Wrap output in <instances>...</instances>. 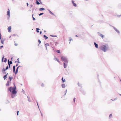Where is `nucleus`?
<instances>
[{
  "label": "nucleus",
  "instance_id": "49530a36",
  "mask_svg": "<svg viewBox=\"0 0 121 121\" xmlns=\"http://www.w3.org/2000/svg\"><path fill=\"white\" fill-rule=\"evenodd\" d=\"M117 17H120V15H117Z\"/></svg>",
  "mask_w": 121,
  "mask_h": 121
},
{
  "label": "nucleus",
  "instance_id": "69168bd1",
  "mask_svg": "<svg viewBox=\"0 0 121 121\" xmlns=\"http://www.w3.org/2000/svg\"><path fill=\"white\" fill-rule=\"evenodd\" d=\"M117 99V98H116L115 99H115V100L116 99Z\"/></svg>",
  "mask_w": 121,
  "mask_h": 121
},
{
  "label": "nucleus",
  "instance_id": "13d9d810",
  "mask_svg": "<svg viewBox=\"0 0 121 121\" xmlns=\"http://www.w3.org/2000/svg\"><path fill=\"white\" fill-rule=\"evenodd\" d=\"M18 65V64H16V66H17Z\"/></svg>",
  "mask_w": 121,
  "mask_h": 121
},
{
  "label": "nucleus",
  "instance_id": "a211bd4d",
  "mask_svg": "<svg viewBox=\"0 0 121 121\" xmlns=\"http://www.w3.org/2000/svg\"><path fill=\"white\" fill-rule=\"evenodd\" d=\"M40 4H43L41 1V0H38V5Z\"/></svg>",
  "mask_w": 121,
  "mask_h": 121
},
{
  "label": "nucleus",
  "instance_id": "4d7b16f0",
  "mask_svg": "<svg viewBox=\"0 0 121 121\" xmlns=\"http://www.w3.org/2000/svg\"><path fill=\"white\" fill-rule=\"evenodd\" d=\"M27 6L28 7L29 4H28V3H27Z\"/></svg>",
  "mask_w": 121,
  "mask_h": 121
},
{
  "label": "nucleus",
  "instance_id": "de8ad7c7",
  "mask_svg": "<svg viewBox=\"0 0 121 121\" xmlns=\"http://www.w3.org/2000/svg\"><path fill=\"white\" fill-rule=\"evenodd\" d=\"M42 32L41 31H40L39 34H40L41 35L42 34Z\"/></svg>",
  "mask_w": 121,
  "mask_h": 121
},
{
  "label": "nucleus",
  "instance_id": "ea45409f",
  "mask_svg": "<svg viewBox=\"0 0 121 121\" xmlns=\"http://www.w3.org/2000/svg\"><path fill=\"white\" fill-rule=\"evenodd\" d=\"M58 44V43L57 42H56L55 43V45L56 46Z\"/></svg>",
  "mask_w": 121,
  "mask_h": 121
},
{
  "label": "nucleus",
  "instance_id": "bf43d9fd",
  "mask_svg": "<svg viewBox=\"0 0 121 121\" xmlns=\"http://www.w3.org/2000/svg\"><path fill=\"white\" fill-rule=\"evenodd\" d=\"M66 93H65V94H64V96H65V95H66Z\"/></svg>",
  "mask_w": 121,
  "mask_h": 121
},
{
  "label": "nucleus",
  "instance_id": "6e6552de",
  "mask_svg": "<svg viewBox=\"0 0 121 121\" xmlns=\"http://www.w3.org/2000/svg\"><path fill=\"white\" fill-rule=\"evenodd\" d=\"M7 61V59L6 58H4V57L3 56L2 58V61L3 62H6Z\"/></svg>",
  "mask_w": 121,
  "mask_h": 121
},
{
  "label": "nucleus",
  "instance_id": "b1692460",
  "mask_svg": "<svg viewBox=\"0 0 121 121\" xmlns=\"http://www.w3.org/2000/svg\"><path fill=\"white\" fill-rule=\"evenodd\" d=\"M61 80H62V82L63 83L64 82H65V79H63V77L62 78Z\"/></svg>",
  "mask_w": 121,
  "mask_h": 121
},
{
  "label": "nucleus",
  "instance_id": "5fc2aeb1",
  "mask_svg": "<svg viewBox=\"0 0 121 121\" xmlns=\"http://www.w3.org/2000/svg\"><path fill=\"white\" fill-rule=\"evenodd\" d=\"M18 112H19V111H17V115H18Z\"/></svg>",
  "mask_w": 121,
  "mask_h": 121
},
{
  "label": "nucleus",
  "instance_id": "f257e3e1",
  "mask_svg": "<svg viewBox=\"0 0 121 121\" xmlns=\"http://www.w3.org/2000/svg\"><path fill=\"white\" fill-rule=\"evenodd\" d=\"M100 49L102 51L104 52H105L109 48V47L108 44H106L100 46Z\"/></svg>",
  "mask_w": 121,
  "mask_h": 121
},
{
  "label": "nucleus",
  "instance_id": "2eb2a0df",
  "mask_svg": "<svg viewBox=\"0 0 121 121\" xmlns=\"http://www.w3.org/2000/svg\"><path fill=\"white\" fill-rule=\"evenodd\" d=\"M97 78H98V82H99V83L100 84V85H101V82H100V81L99 80V74H97Z\"/></svg>",
  "mask_w": 121,
  "mask_h": 121
},
{
  "label": "nucleus",
  "instance_id": "0eeeda50",
  "mask_svg": "<svg viewBox=\"0 0 121 121\" xmlns=\"http://www.w3.org/2000/svg\"><path fill=\"white\" fill-rule=\"evenodd\" d=\"M71 1L74 7H76L77 6V4L74 2V1L73 0H72Z\"/></svg>",
  "mask_w": 121,
  "mask_h": 121
},
{
  "label": "nucleus",
  "instance_id": "f704fd0d",
  "mask_svg": "<svg viewBox=\"0 0 121 121\" xmlns=\"http://www.w3.org/2000/svg\"><path fill=\"white\" fill-rule=\"evenodd\" d=\"M38 43H39L38 44L39 46V45L41 43V41L39 39H38Z\"/></svg>",
  "mask_w": 121,
  "mask_h": 121
},
{
  "label": "nucleus",
  "instance_id": "9b49d317",
  "mask_svg": "<svg viewBox=\"0 0 121 121\" xmlns=\"http://www.w3.org/2000/svg\"><path fill=\"white\" fill-rule=\"evenodd\" d=\"M8 10L7 11V13L9 17L10 15V11L9 10V9H8Z\"/></svg>",
  "mask_w": 121,
  "mask_h": 121
},
{
  "label": "nucleus",
  "instance_id": "473e14b6",
  "mask_svg": "<svg viewBox=\"0 0 121 121\" xmlns=\"http://www.w3.org/2000/svg\"><path fill=\"white\" fill-rule=\"evenodd\" d=\"M44 14V13H41L39 14H38V15L39 16H41V15H42L43 14Z\"/></svg>",
  "mask_w": 121,
  "mask_h": 121
},
{
  "label": "nucleus",
  "instance_id": "423d86ee",
  "mask_svg": "<svg viewBox=\"0 0 121 121\" xmlns=\"http://www.w3.org/2000/svg\"><path fill=\"white\" fill-rule=\"evenodd\" d=\"M97 33L98 34L99 36H100L103 39L104 38V35L102 34H100L99 32H97Z\"/></svg>",
  "mask_w": 121,
  "mask_h": 121
},
{
  "label": "nucleus",
  "instance_id": "412c9836",
  "mask_svg": "<svg viewBox=\"0 0 121 121\" xmlns=\"http://www.w3.org/2000/svg\"><path fill=\"white\" fill-rule=\"evenodd\" d=\"M45 47L46 48V49L47 50V46H49V44L48 43H47L45 44Z\"/></svg>",
  "mask_w": 121,
  "mask_h": 121
},
{
  "label": "nucleus",
  "instance_id": "1a4fd4ad",
  "mask_svg": "<svg viewBox=\"0 0 121 121\" xmlns=\"http://www.w3.org/2000/svg\"><path fill=\"white\" fill-rule=\"evenodd\" d=\"M63 64L64 68H66L68 65L67 63L64 62Z\"/></svg>",
  "mask_w": 121,
  "mask_h": 121
},
{
  "label": "nucleus",
  "instance_id": "cd10ccee",
  "mask_svg": "<svg viewBox=\"0 0 121 121\" xmlns=\"http://www.w3.org/2000/svg\"><path fill=\"white\" fill-rule=\"evenodd\" d=\"M112 116V115L111 114H110L109 115V119H110V118Z\"/></svg>",
  "mask_w": 121,
  "mask_h": 121
},
{
  "label": "nucleus",
  "instance_id": "3c124183",
  "mask_svg": "<svg viewBox=\"0 0 121 121\" xmlns=\"http://www.w3.org/2000/svg\"><path fill=\"white\" fill-rule=\"evenodd\" d=\"M48 11L49 13H50V12H51V11H50V10L49 9H48Z\"/></svg>",
  "mask_w": 121,
  "mask_h": 121
},
{
  "label": "nucleus",
  "instance_id": "79ce46f5",
  "mask_svg": "<svg viewBox=\"0 0 121 121\" xmlns=\"http://www.w3.org/2000/svg\"><path fill=\"white\" fill-rule=\"evenodd\" d=\"M8 69V66H7L6 68L5 69V70H6L7 69Z\"/></svg>",
  "mask_w": 121,
  "mask_h": 121
},
{
  "label": "nucleus",
  "instance_id": "f8f14e48",
  "mask_svg": "<svg viewBox=\"0 0 121 121\" xmlns=\"http://www.w3.org/2000/svg\"><path fill=\"white\" fill-rule=\"evenodd\" d=\"M94 44L95 45V47L96 48H98V45L95 42H94Z\"/></svg>",
  "mask_w": 121,
  "mask_h": 121
},
{
  "label": "nucleus",
  "instance_id": "0e129e2a",
  "mask_svg": "<svg viewBox=\"0 0 121 121\" xmlns=\"http://www.w3.org/2000/svg\"><path fill=\"white\" fill-rule=\"evenodd\" d=\"M44 32H46V30H44Z\"/></svg>",
  "mask_w": 121,
  "mask_h": 121
},
{
  "label": "nucleus",
  "instance_id": "c03bdc74",
  "mask_svg": "<svg viewBox=\"0 0 121 121\" xmlns=\"http://www.w3.org/2000/svg\"><path fill=\"white\" fill-rule=\"evenodd\" d=\"M109 25L110 26H111V27H112L113 28L114 27H115L114 26H112V25H110V24H109Z\"/></svg>",
  "mask_w": 121,
  "mask_h": 121
},
{
  "label": "nucleus",
  "instance_id": "6e6d98bb",
  "mask_svg": "<svg viewBox=\"0 0 121 121\" xmlns=\"http://www.w3.org/2000/svg\"><path fill=\"white\" fill-rule=\"evenodd\" d=\"M36 31L37 32H38V28H36Z\"/></svg>",
  "mask_w": 121,
  "mask_h": 121
},
{
  "label": "nucleus",
  "instance_id": "393cba45",
  "mask_svg": "<svg viewBox=\"0 0 121 121\" xmlns=\"http://www.w3.org/2000/svg\"><path fill=\"white\" fill-rule=\"evenodd\" d=\"M56 52L58 53H60V50H57L56 51Z\"/></svg>",
  "mask_w": 121,
  "mask_h": 121
},
{
  "label": "nucleus",
  "instance_id": "6ab92c4d",
  "mask_svg": "<svg viewBox=\"0 0 121 121\" xmlns=\"http://www.w3.org/2000/svg\"><path fill=\"white\" fill-rule=\"evenodd\" d=\"M43 37L46 40L48 38V37L47 36H46V35H43Z\"/></svg>",
  "mask_w": 121,
  "mask_h": 121
},
{
  "label": "nucleus",
  "instance_id": "bb28decb",
  "mask_svg": "<svg viewBox=\"0 0 121 121\" xmlns=\"http://www.w3.org/2000/svg\"><path fill=\"white\" fill-rule=\"evenodd\" d=\"M17 62L18 63H20V62L19 61V58H18L17 59V61H15V63H16V62Z\"/></svg>",
  "mask_w": 121,
  "mask_h": 121
},
{
  "label": "nucleus",
  "instance_id": "f03ea898",
  "mask_svg": "<svg viewBox=\"0 0 121 121\" xmlns=\"http://www.w3.org/2000/svg\"><path fill=\"white\" fill-rule=\"evenodd\" d=\"M61 59L62 61L64 62L68 63V61L67 58L64 56H62L61 57Z\"/></svg>",
  "mask_w": 121,
  "mask_h": 121
},
{
  "label": "nucleus",
  "instance_id": "2f4dec72",
  "mask_svg": "<svg viewBox=\"0 0 121 121\" xmlns=\"http://www.w3.org/2000/svg\"><path fill=\"white\" fill-rule=\"evenodd\" d=\"M9 81H8L7 83L6 84V85L7 86H8L9 85Z\"/></svg>",
  "mask_w": 121,
  "mask_h": 121
},
{
  "label": "nucleus",
  "instance_id": "ddd939ff",
  "mask_svg": "<svg viewBox=\"0 0 121 121\" xmlns=\"http://www.w3.org/2000/svg\"><path fill=\"white\" fill-rule=\"evenodd\" d=\"M80 91L84 95H85L86 92L82 90H80Z\"/></svg>",
  "mask_w": 121,
  "mask_h": 121
},
{
  "label": "nucleus",
  "instance_id": "37998d69",
  "mask_svg": "<svg viewBox=\"0 0 121 121\" xmlns=\"http://www.w3.org/2000/svg\"><path fill=\"white\" fill-rule=\"evenodd\" d=\"M41 86L42 87H43L44 86V84L43 83H42L41 85Z\"/></svg>",
  "mask_w": 121,
  "mask_h": 121
},
{
  "label": "nucleus",
  "instance_id": "603ef678",
  "mask_svg": "<svg viewBox=\"0 0 121 121\" xmlns=\"http://www.w3.org/2000/svg\"><path fill=\"white\" fill-rule=\"evenodd\" d=\"M48 11L49 13H50V12H51V11H50V10L49 9H48Z\"/></svg>",
  "mask_w": 121,
  "mask_h": 121
},
{
  "label": "nucleus",
  "instance_id": "4468645a",
  "mask_svg": "<svg viewBox=\"0 0 121 121\" xmlns=\"http://www.w3.org/2000/svg\"><path fill=\"white\" fill-rule=\"evenodd\" d=\"M54 60H55L56 61H57L58 63H60V61L59 60V59H58L57 58L55 57L54 58Z\"/></svg>",
  "mask_w": 121,
  "mask_h": 121
},
{
  "label": "nucleus",
  "instance_id": "f3484780",
  "mask_svg": "<svg viewBox=\"0 0 121 121\" xmlns=\"http://www.w3.org/2000/svg\"><path fill=\"white\" fill-rule=\"evenodd\" d=\"M8 31L9 32H11V27L10 26H9L8 28Z\"/></svg>",
  "mask_w": 121,
  "mask_h": 121
},
{
  "label": "nucleus",
  "instance_id": "a878e982",
  "mask_svg": "<svg viewBox=\"0 0 121 121\" xmlns=\"http://www.w3.org/2000/svg\"><path fill=\"white\" fill-rule=\"evenodd\" d=\"M8 74V73H7V74L6 75H5L3 77V78H4V80H5L6 78H7V75Z\"/></svg>",
  "mask_w": 121,
  "mask_h": 121
},
{
  "label": "nucleus",
  "instance_id": "c85d7f7f",
  "mask_svg": "<svg viewBox=\"0 0 121 121\" xmlns=\"http://www.w3.org/2000/svg\"><path fill=\"white\" fill-rule=\"evenodd\" d=\"M13 72H15V66L14 65L13 66Z\"/></svg>",
  "mask_w": 121,
  "mask_h": 121
},
{
  "label": "nucleus",
  "instance_id": "338daca9",
  "mask_svg": "<svg viewBox=\"0 0 121 121\" xmlns=\"http://www.w3.org/2000/svg\"><path fill=\"white\" fill-rule=\"evenodd\" d=\"M111 99L112 100V101H114V100H113V99Z\"/></svg>",
  "mask_w": 121,
  "mask_h": 121
},
{
  "label": "nucleus",
  "instance_id": "4c0bfd02",
  "mask_svg": "<svg viewBox=\"0 0 121 121\" xmlns=\"http://www.w3.org/2000/svg\"><path fill=\"white\" fill-rule=\"evenodd\" d=\"M5 70H5V69H4V68H3V69L2 70V71L3 72H5Z\"/></svg>",
  "mask_w": 121,
  "mask_h": 121
},
{
  "label": "nucleus",
  "instance_id": "dca6fc26",
  "mask_svg": "<svg viewBox=\"0 0 121 121\" xmlns=\"http://www.w3.org/2000/svg\"><path fill=\"white\" fill-rule=\"evenodd\" d=\"M45 10V9L43 8H39V11H42L44 10Z\"/></svg>",
  "mask_w": 121,
  "mask_h": 121
},
{
  "label": "nucleus",
  "instance_id": "5701e85b",
  "mask_svg": "<svg viewBox=\"0 0 121 121\" xmlns=\"http://www.w3.org/2000/svg\"><path fill=\"white\" fill-rule=\"evenodd\" d=\"M38 109H39L40 111V113H41V116L42 117H43V114L41 112L40 110V109H39V106L38 105Z\"/></svg>",
  "mask_w": 121,
  "mask_h": 121
},
{
  "label": "nucleus",
  "instance_id": "9d476101",
  "mask_svg": "<svg viewBox=\"0 0 121 121\" xmlns=\"http://www.w3.org/2000/svg\"><path fill=\"white\" fill-rule=\"evenodd\" d=\"M8 63L9 68H10V64H12V61H10L9 62V60H8Z\"/></svg>",
  "mask_w": 121,
  "mask_h": 121
},
{
  "label": "nucleus",
  "instance_id": "864d4df0",
  "mask_svg": "<svg viewBox=\"0 0 121 121\" xmlns=\"http://www.w3.org/2000/svg\"><path fill=\"white\" fill-rule=\"evenodd\" d=\"M36 3L38 4V1L36 0Z\"/></svg>",
  "mask_w": 121,
  "mask_h": 121
},
{
  "label": "nucleus",
  "instance_id": "aec40b11",
  "mask_svg": "<svg viewBox=\"0 0 121 121\" xmlns=\"http://www.w3.org/2000/svg\"><path fill=\"white\" fill-rule=\"evenodd\" d=\"M61 87L62 88H65V85L64 84H61Z\"/></svg>",
  "mask_w": 121,
  "mask_h": 121
},
{
  "label": "nucleus",
  "instance_id": "20e7f679",
  "mask_svg": "<svg viewBox=\"0 0 121 121\" xmlns=\"http://www.w3.org/2000/svg\"><path fill=\"white\" fill-rule=\"evenodd\" d=\"M22 66H18L17 67V69H16V71L15 72V74H17V72H18V69H19L20 70H21V69H22Z\"/></svg>",
  "mask_w": 121,
  "mask_h": 121
},
{
  "label": "nucleus",
  "instance_id": "8fccbe9b",
  "mask_svg": "<svg viewBox=\"0 0 121 121\" xmlns=\"http://www.w3.org/2000/svg\"><path fill=\"white\" fill-rule=\"evenodd\" d=\"M15 46H17L18 45V44H17V43H15Z\"/></svg>",
  "mask_w": 121,
  "mask_h": 121
},
{
  "label": "nucleus",
  "instance_id": "a19ab883",
  "mask_svg": "<svg viewBox=\"0 0 121 121\" xmlns=\"http://www.w3.org/2000/svg\"><path fill=\"white\" fill-rule=\"evenodd\" d=\"M33 14L32 15V17H33V20H35V18H34V17H33Z\"/></svg>",
  "mask_w": 121,
  "mask_h": 121
},
{
  "label": "nucleus",
  "instance_id": "c756f323",
  "mask_svg": "<svg viewBox=\"0 0 121 121\" xmlns=\"http://www.w3.org/2000/svg\"><path fill=\"white\" fill-rule=\"evenodd\" d=\"M50 36L51 37H57V35H50Z\"/></svg>",
  "mask_w": 121,
  "mask_h": 121
},
{
  "label": "nucleus",
  "instance_id": "39448f33",
  "mask_svg": "<svg viewBox=\"0 0 121 121\" xmlns=\"http://www.w3.org/2000/svg\"><path fill=\"white\" fill-rule=\"evenodd\" d=\"M113 29L115 30V31H116L118 34H120V32L119 30L117 29L115 27H114L113 28Z\"/></svg>",
  "mask_w": 121,
  "mask_h": 121
},
{
  "label": "nucleus",
  "instance_id": "774afa93",
  "mask_svg": "<svg viewBox=\"0 0 121 121\" xmlns=\"http://www.w3.org/2000/svg\"><path fill=\"white\" fill-rule=\"evenodd\" d=\"M120 81L121 82V80L120 79Z\"/></svg>",
  "mask_w": 121,
  "mask_h": 121
},
{
  "label": "nucleus",
  "instance_id": "58836bf2",
  "mask_svg": "<svg viewBox=\"0 0 121 121\" xmlns=\"http://www.w3.org/2000/svg\"><path fill=\"white\" fill-rule=\"evenodd\" d=\"M75 99H75V98H74L73 99V101L74 103L75 102Z\"/></svg>",
  "mask_w": 121,
  "mask_h": 121
},
{
  "label": "nucleus",
  "instance_id": "680f3d73",
  "mask_svg": "<svg viewBox=\"0 0 121 121\" xmlns=\"http://www.w3.org/2000/svg\"><path fill=\"white\" fill-rule=\"evenodd\" d=\"M40 30V29H39V28H38V33H39V30Z\"/></svg>",
  "mask_w": 121,
  "mask_h": 121
},
{
  "label": "nucleus",
  "instance_id": "a18cd8bd",
  "mask_svg": "<svg viewBox=\"0 0 121 121\" xmlns=\"http://www.w3.org/2000/svg\"><path fill=\"white\" fill-rule=\"evenodd\" d=\"M3 47V45H2L0 47V49H1Z\"/></svg>",
  "mask_w": 121,
  "mask_h": 121
},
{
  "label": "nucleus",
  "instance_id": "4be33fe9",
  "mask_svg": "<svg viewBox=\"0 0 121 121\" xmlns=\"http://www.w3.org/2000/svg\"><path fill=\"white\" fill-rule=\"evenodd\" d=\"M50 13L51 15H53L55 16V17H56V16L51 11L50 12Z\"/></svg>",
  "mask_w": 121,
  "mask_h": 121
},
{
  "label": "nucleus",
  "instance_id": "e433bc0d",
  "mask_svg": "<svg viewBox=\"0 0 121 121\" xmlns=\"http://www.w3.org/2000/svg\"><path fill=\"white\" fill-rule=\"evenodd\" d=\"M69 41H71V40H72V41L73 40L72 39L71 37H69Z\"/></svg>",
  "mask_w": 121,
  "mask_h": 121
},
{
  "label": "nucleus",
  "instance_id": "7ed1b4c3",
  "mask_svg": "<svg viewBox=\"0 0 121 121\" xmlns=\"http://www.w3.org/2000/svg\"><path fill=\"white\" fill-rule=\"evenodd\" d=\"M14 87L13 88V91L11 92L13 94H16L17 93V92L15 90L16 88L14 83Z\"/></svg>",
  "mask_w": 121,
  "mask_h": 121
},
{
  "label": "nucleus",
  "instance_id": "c9c22d12",
  "mask_svg": "<svg viewBox=\"0 0 121 121\" xmlns=\"http://www.w3.org/2000/svg\"><path fill=\"white\" fill-rule=\"evenodd\" d=\"M9 79L10 80V81H11L12 79L13 78L12 77H10V76H9Z\"/></svg>",
  "mask_w": 121,
  "mask_h": 121
},
{
  "label": "nucleus",
  "instance_id": "7c9ffc66",
  "mask_svg": "<svg viewBox=\"0 0 121 121\" xmlns=\"http://www.w3.org/2000/svg\"><path fill=\"white\" fill-rule=\"evenodd\" d=\"M12 87H10L9 88V91H10L11 92H12V91H11V90H12Z\"/></svg>",
  "mask_w": 121,
  "mask_h": 121
},
{
  "label": "nucleus",
  "instance_id": "72a5a7b5",
  "mask_svg": "<svg viewBox=\"0 0 121 121\" xmlns=\"http://www.w3.org/2000/svg\"><path fill=\"white\" fill-rule=\"evenodd\" d=\"M78 86L80 87H81V84L79 83V82H78Z\"/></svg>",
  "mask_w": 121,
  "mask_h": 121
},
{
  "label": "nucleus",
  "instance_id": "e2e57ef3",
  "mask_svg": "<svg viewBox=\"0 0 121 121\" xmlns=\"http://www.w3.org/2000/svg\"><path fill=\"white\" fill-rule=\"evenodd\" d=\"M119 95L121 96V94H119Z\"/></svg>",
  "mask_w": 121,
  "mask_h": 121
},
{
  "label": "nucleus",
  "instance_id": "09e8293b",
  "mask_svg": "<svg viewBox=\"0 0 121 121\" xmlns=\"http://www.w3.org/2000/svg\"><path fill=\"white\" fill-rule=\"evenodd\" d=\"M67 91V90L66 89V90L65 91V93H66Z\"/></svg>",
  "mask_w": 121,
  "mask_h": 121
},
{
  "label": "nucleus",
  "instance_id": "052dcab7",
  "mask_svg": "<svg viewBox=\"0 0 121 121\" xmlns=\"http://www.w3.org/2000/svg\"><path fill=\"white\" fill-rule=\"evenodd\" d=\"M75 36L76 37H78V36L77 35H76Z\"/></svg>",
  "mask_w": 121,
  "mask_h": 121
}]
</instances>
